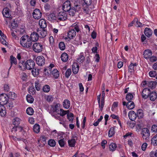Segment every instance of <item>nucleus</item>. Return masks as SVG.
<instances>
[{
    "instance_id": "obj_1",
    "label": "nucleus",
    "mask_w": 157,
    "mask_h": 157,
    "mask_svg": "<svg viewBox=\"0 0 157 157\" xmlns=\"http://www.w3.org/2000/svg\"><path fill=\"white\" fill-rule=\"evenodd\" d=\"M20 42L21 45L25 48H29L32 45V41L27 35L22 36L21 38Z\"/></svg>"
},
{
    "instance_id": "obj_2",
    "label": "nucleus",
    "mask_w": 157,
    "mask_h": 157,
    "mask_svg": "<svg viewBox=\"0 0 157 157\" xmlns=\"http://www.w3.org/2000/svg\"><path fill=\"white\" fill-rule=\"evenodd\" d=\"M141 135L143 139L146 141L148 142L149 141L150 135V132L147 128H144L141 130Z\"/></svg>"
},
{
    "instance_id": "obj_3",
    "label": "nucleus",
    "mask_w": 157,
    "mask_h": 157,
    "mask_svg": "<svg viewBox=\"0 0 157 157\" xmlns=\"http://www.w3.org/2000/svg\"><path fill=\"white\" fill-rule=\"evenodd\" d=\"M81 6L79 2H77L76 4L74 3V7H71L68 10L69 15L73 16L76 11H78L80 10Z\"/></svg>"
},
{
    "instance_id": "obj_4",
    "label": "nucleus",
    "mask_w": 157,
    "mask_h": 157,
    "mask_svg": "<svg viewBox=\"0 0 157 157\" xmlns=\"http://www.w3.org/2000/svg\"><path fill=\"white\" fill-rule=\"evenodd\" d=\"M67 13L63 11L59 12L57 15V21H63L67 19Z\"/></svg>"
},
{
    "instance_id": "obj_5",
    "label": "nucleus",
    "mask_w": 157,
    "mask_h": 157,
    "mask_svg": "<svg viewBox=\"0 0 157 157\" xmlns=\"http://www.w3.org/2000/svg\"><path fill=\"white\" fill-rule=\"evenodd\" d=\"M33 50L36 53H39L41 52L43 49L42 45L38 43H36L33 44Z\"/></svg>"
},
{
    "instance_id": "obj_6",
    "label": "nucleus",
    "mask_w": 157,
    "mask_h": 157,
    "mask_svg": "<svg viewBox=\"0 0 157 157\" xmlns=\"http://www.w3.org/2000/svg\"><path fill=\"white\" fill-rule=\"evenodd\" d=\"M25 67L28 70H31L34 68L35 63L34 61L32 59L27 60L25 62Z\"/></svg>"
},
{
    "instance_id": "obj_7",
    "label": "nucleus",
    "mask_w": 157,
    "mask_h": 157,
    "mask_svg": "<svg viewBox=\"0 0 157 157\" xmlns=\"http://www.w3.org/2000/svg\"><path fill=\"white\" fill-rule=\"evenodd\" d=\"M9 100V97L6 94H2L0 95V104L5 105Z\"/></svg>"
},
{
    "instance_id": "obj_8",
    "label": "nucleus",
    "mask_w": 157,
    "mask_h": 157,
    "mask_svg": "<svg viewBox=\"0 0 157 157\" xmlns=\"http://www.w3.org/2000/svg\"><path fill=\"white\" fill-rule=\"evenodd\" d=\"M84 3L83 4V9L86 13L89 12V9L88 6L92 3V0H83Z\"/></svg>"
},
{
    "instance_id": "obj_9",
    "label": "nucleus",
    "mask_w": 157,
    "mask_h": 157,
    "mask_svg": "<svg viewBox=\"0 0 157 157\" xmlns=\"http://www.w3.org/2000/svg\"><path fill=\"white\" fill-rule=\"evenodd\" d=\"M42 13L40 10L37 9H35L33 13V16L35 19L39 20L42 16Z\"/></svg>"
},
{
    "instance_id": "obj_10",
    "label": "nucleus",
    "mask_w": 157,
    "mask_h": 157,
    "mask_svg": "<svg viewBox=\"0 0 157 157\" xmlns=\"http://www.w3.org/2000/svg\"><path fill=\"white\" fill-rule=\"evenodd\" d=\"M71 8V4L69 1L67 0L63 4V11L65 12L66 13L68 12Z\"/></svg>"
},
{
    "instance_id": "obj_11",
    "label": "nucleus",
    "mask_w": 157,
    "mask_h": 157,
    "mask_svg": "<svg viewBox=\"0 0 157 157\" xmlns=\"http://www.w3.org/2000/svg\"><path fill=\"white\" fill-rule=\"evenodd\" d=\"M151 92L150 90L147 88L144 89L142 92V97L143 98L146 99L149 97V95Z\"/></svg>"
},
{
    "instance_id": "obj_12",
    "label": "nucleus",
    "mask_w": 157,
    "mask_h": 157,
    "mask_svg": "<svg viewBox=\"0 0 157 157\" xmlns=\"http://www.w3.org/2000/svg\"><path fill=\"white\" fill-rule=\"evenodd\" d=\"M36 61L39 66H42L45 63V58L42 56H38L36 58Z\"/></svg>"
},
{
    "instance_id": "obj_13",
    "label": "nucleus",
    "mask_w": 157,
    "mask_h": 157,
    "mask_svg": "<svg viewBox=\"0 0 157 157\" xmlns=\"http://www.w3.org/2000/svg\"><path fill=\"white\" fill-rule=\"evenodd\" d=\"M39 37L38 33H37L35 32H33L31 34L29 38L32 41L35 42L38 40Z\"/></svg>"
},
{
    "instance_id": "obj_14",
    "label": "nucleus",
    "mask_w": 157,
    "mask_h": 157,
    "mask_svg": "<svg viewBox=\"0 0 157 157\" xmlns=\"http://www.w3.org/2000/svg\"><path fill=\"white\" fill-rule=\"evenodd\" d=\"M128 116L130 119L132 121H134L137 117V114L136 113L132 110L129 112Z\"/></svg>"
},
{
    "instance_id": "obj_15",
    "label": "nucleus",
    "mask_w": 157,
    "mask_h": 157,
    "mask_svg": "<svg viewBox=\"0 0 157 157\" xmlns=\"http://www.w3.org/2000/svg\"><path fill=\"white\" fill-rule=\"evenodd\" d=\"M76 35L75 31L72 30L69 28V31L68 32L67 36L68 38L70 39H73L75 36Z\"/></svg>"
},
{
    "instance_id": "obj_16",
    "label": "nucleus",
    "mask_w": 157,
    "mask_h": 157,
    "mask_svg": "<svg viewBox=\"0 0 157 157\" xmlns=\"http://www.w3.org/2000/svg\"><path fill=\"white\" fill-rule=\"evenodd\" d=\"M152 55V51L149 49L145 50L143 53L144 57L146 59H149Z\"/></svg>"
},
{
    "instance_id": "obj_17",
    "label": "nucleus",
    "mask_w": 157,
    "mask_h": 157,
    "mask_svg": "<svg viewBox=\"0 0 157 157\" xmlns=\"http://www.w3.org/2000/svg\"><path fill=\"white\" fill-rule=\"evenodd\" d=\"M37 32L39 34H40L41 36H40L41 37L44 38L45 37L47 34V31H46L45 29H42L41 30L39 29H37L36 30Z\"/></svg>"
},
{
    "instance_id": "obj_18",
    "label": "nucleus",
    "mask_w": 157,
    "mask_h": 157,
    "mask_svg": "<svg viewBox=\"0 0 157 157\" xmlns=\"http://www.w3.org/2000/svg\"><path fill=\"white\" fill-rule=\"evenodd\" d=\"M2 13L3 16L6 18H9L11 16L9 10L7 8H5L3 9Z\"/></svg>"
},
{
    "instance_id": "obj_19",
    "label": "nucleus",
    "mask_w": 157,
    "mask_h": 157,
    "mask_svg": "<svg viewBox=\"0 0 157 157\" xmlns=\"http://www.w3.org/2000/svg\"><path fill=\"white\" fill-rule=\"evenodd\" d=\"M80 25L78 23H75L73 24L70 27L72 30H75L77 33L80 31L79 26Z\"/></svg>"
},
{
    "instance_id": "obj_20",
    "label": "nucleus",
    "mask_w": 157,
    "mask_h": 157,
    "mask_svg": "<svg viewBox=\"0 0 157 157\" xmlns=\"http://www.w3.org/2000/svg\"><path fill=\"white\" fill-rule=\"evenodd\" d=\"M79 65L77 63H74L72 66L73 72L76 74H77L79 70Z\"/></svg>"
},
{
    "instance_id": "obj_21",
    "label": "nucleus",
    "mask_w": 157,
    "mask_h": 157,
    "mask_svg": "<svg viewBox=\"0 0 157 157\" xmlns=\"http://www.w3.org/2000/svg\"><path fill=\"white\" fill-rule=\"evenodd\" d=\"M152 31L151 29L148 28H146L144 30V33L148 37L151 36L152 35Z\"/></svg>"
},
{
    "instance_id": "obj_22",
    "label": "nucleus",
    "mask_w": 157,
    "mask_h": 157,
    "mask_svg": "<svg viewBox=\"0 0 157 157\" xmlns=\"http://www.w3.org/2000/svg\"><path fill=\"white\" fill-rule=\"evenodd\" d=\"M149 97L151 100L154 101L157 98V93L155 91L151 92L149 95Z\"/></svg>"
},
{
    "instance_id": "obj_23",
    "label": "nucleus",
    "mask_w": 157,
    "mask_h": 157,
    "mask_svg": "<svg viewBox=\"0 0 157 157\" xmlns=\"http://www.w3.org/2000/svg\"><path fill=\"white\" fill-rule=\"evenodd\" d=\"M4 105L0 104V115L2 117L4 116L6 114V110Z\"/></svg>"
},
{
    "instance_id": "obj_24",
    "label": "nucleus",
    "mask_w": 157,
    "mask_h": 157,
    "mask_svg": "<svg viewBox=\"0 0 157 157\" xmlns=\"http://www.w3.org/2000/svg\"><path fill=\"white\" fill-rule=\"evenodd\" d=\"M39 25L42 29H45L47 27V24L45 20L41 19L39 20Z\"/></svg>"
},
{
    "instance_id": "obj_25",
    "label": "nucleus",
    "mask_w": 157,
    "mask_h": 157,
    "mask_svg": "<svg viewBox=\"0 0 157 157\" xmlns=\"http://www.w3.org/2000/svg\"><path fill=\"white\" fill-rule=\"evenodd\" d=\"M51 73L56 79L57 78L59 77V73L57 69L53 70Z\"/></svg>"
},
{
    "instance_id": "obj_26",
    "label": "nucleus",
    "mask_w": 157,
    "mask_h": 157,
    "mask_svg": "<svg viewBox=\"0 0 157 157\" xmlns=\"http://www.w3.org/2000/svg\"><path fill=\"white\" fill-rule=\"evenodd\" d=\"M135 104L133 101H129L127 103L126 107L129 109H133L135 107Z\"/></svg>"
},
{
    "instance_id": "obj_27",
    "label": "nucleus",
    "mask_w": 157,
    "mask_h": 157,
    "mask_svg": "<svg viewBox=\"0 0 157 157\" xmlns=\"http://www.w3.org/2000/svg\"><path fill=\"white\" fill-rule=\"evenodd\" d=\"M63 105L65 108L69 109L70 105V101L68 99L65 100L63 102Z\"/></svg>"
},
{
    "instance_id": "obj_28",
    "label": "nucleus",
    "mask_w": 157,
    "mask_h": 157,
    "mask_svg": "<svg viewBox=\"0 0 157 157\" xmlns=\"http://www.w3.org/2000/svg\"><path fill=\"white\" fill-rule=\"evenodd\" d=\"M10 60L11 65L9 69V70L11 68L13 64H14L15 65L17 64L16 59L15 57H14L13 56H10Z\"/></svg>"
},
{
    "instance_id": "obj_29",
    "label": "nucleus",
    "mask_w": 157,
    "mask_h": 157,
    "mask_svg": "<svg viewBox=\"0 0 157 157\" xmlns=\"http://www.w3.org/2000/svg\"><path fill=\"white\" fill-rule=\"evenodd\" d=\"M48 20L52 21L53 20H57V16L56 17L54 13L50 14L48 16Z\"/></svg>"
},
{
    "instance_id": "obj_30",
    "label": "nucleus",
    "mask_w": 157,
    "mask_h": 157,
    "mask_svg": "<svg viewBox=\"0 0 157 157\" xmlns=\"http://www.w3.org/2000/svg\"><path fill=\"white\" fill-rule=\"evenodd\" d=\"M61 58L62 61L64 62H66L68 59V56L66 53H63L61 55Z\"/></svg>"
},
{
    "instance_id": "obj_31",
    "label": "nucleus",
    "mask_w": 157,
    "mask_h": 157,
    "mask_svg": "<svg viewBox=\"0 0 157 157\" xmlns=\"http://www.w3.org/2000/svg\"><path fill=\"white\" fill-rule=\"evenodd\" d=\"M69 146L70 147H74L76 143V141L75 139L72 138L68 141Z\"/></svg>"
},
{
    "instance_id": "obj_32",
    "label": "nucleus",
    "mask_w": 157,
    "mask_h": 157,
    "mask_svg": "<svg viewBox=\"0 0 157 157\" xmlns=\"http://www.w3.org/2000/svg\"><path fill=\"white\" fill-rule=\"evenodd\" d=\"M136 114L137 117L139 119L142 118L144 116L143 111L141 109L138 110Z\"/></svg>"
},
{
    "instance_id": "obj_33",
    "label": "nucleus",
    "mask_w": 157,
    "mask_h": 157,
    "mask_svg": "<svg viewBox=\"0 0 157 157\" xmlns=\"http://www.w3.org/2000/svg\"><path fill=\"white\" fill-rule=\"evenodd\" d=\"M133 96L132 93H129L126 94V99L128 101H132L133 98Z\"/></svg>"
},
{
    "instance_id": "obj_34",
    "label": "nucleus",
    "mask_w": 157,
    "mask_h": 157,
    "mask_svg": "<svg viewBox=\"0 0 157 157\" xmlns=\"http://www.w3.org/2000/svg\"><path fill=\"white\" fill-rule=\"evenodd\" d=\"M115 134L114 128L112 127L109 130L108 132V136L109 137H111L114 135Z\"/></svg>"
},
{
    "instance_id": "obj_35",
    "label": "nucleus",
    "mask_w": 157,
    "mask_h": 157,
    "mask_svg": "<svg viewBox=\"0 0 157 157\" xmlns=\"http://www.w3.org/2000/svg\"><path fill=\"white\" fill-rule=\"evenodd\" d=\"M67 118L70 122L72 123L74 119V114L72 113H68L67 115Z\"/></svg>"
},
{
    "instance_id": "obj_36",
    "label": "nucleus",
    "mask_w": 157,
    "mask_h": 157,
    "mask_svg": "<svg viewBox=\"0 0 157 157\" xmlns=\"http://www.w3.org/2000/svg\"><path fill=\"white\" fill-rule=\"evenodd\" d=\"M31 72L34 76L37 75L39 74V69H36V68L34 67V68L32 69Z\"/></svg>"
},
{
    "instance_id": "obj_37",
    "label": "nucleus",
    "mask_w": 157,
    "mask_h": 157,
    "mask_svg": "<svg viewBox=\"0 0 157 157\" xmlns=\"http://www.w3.org/2000/svg\"><path fill=\"white\" fill-rule=\"evenodd\" d=\"M33 129L34 131L36 133H38L40 130V127L39 124H35L33 127Z\"/></svg>"
},
{
    "instance_id": "obj_38",
    "label": "nucleus",
    "mask_w": 157,
    "mask_h": 157,
    "mask_svg": "<svg viewBox=\"0 0 157 157\" xmlns=\"http://www.w3.org/2000/svg\"><path fill=\"white\" fill-rule=\"evenodd\" d=\"M148 84L149 87L152 89L155 87L156 85V82L155 81H151L149 82Z\"/></svg>"
},
{
    "instance_id": "obj_39",
    "label": "nucleus",
    "mask_w": 157,
    "mask_h": 157,
    "mask_svg": "<svg viewBox=\"0 0 157 157\" xmlns=\"http://www.w3.org/2000/svg\"><path fill=\"white\" fill-rule=\"evenodd\" d=\"M13 124L15 126H17L20 124V119L18 117L15 118L13 120Z\"/></svg>"
},
{
    "instance_id": "obj_40",
    "label": "nucleus",
    "mask_w": 157,
    "mask_h": 157,
    "mask_svg": "<svg viewBox=\"0 0 157 157\" xmlns=\"http://www.w3.org/2000/svg\"><path fill=\"white\" fill-rule=\"evenodd\" d=\"M26 100L29 103H33L34 101V99L33 97L29 94L26 96Z\"/></svg>"
},
{
    "instance_id": "obj_41",
    "label": "nucleus",
    "mask_w": 157,
    "mask_h": 157,
    "mask_svg": "<svg viewBox=\"0 0 157 157\" xmlns=\"http://www.w3.org/2000/svg\"><path fill=\"white\" fill-rule=\"evenodd\" d=\"M33 112L34 110L32 107H28L26 109V113L29 115H32L33 113Z\"/></svg>"
},
{
    "instance_id": "obj_42",
    "label": "nucleus",
    "mask_w": 157,
    "mask_h": 157,
    "mask_svg": "<svg viewBox=\"0 0 157 157\" xmlns=\"http://www.w3.org/2000/svg\"><path fill=\"white\" fill-rule=\"evenodd\" d=\"M84 59L85 57L83 56V53H80L78 59V62H79L80 63H82L83 62Z\"/></svg>"
},
{
    "instance_id": "obj_43",
    "label": "nucleus",
    "mask_w": 157,
    "mask_h": 157,
    "mask_svg": "<svg viewBox=\"0 0 157 157\" xmlns=\"http://www.w3.org/2000/svg\"><path fill=\"white\" fill-rule=\"evenodd\" d=\"M48 144L51 147H54L56 144V141L53 139H51L48 142Z\"/></svg>"
},
{
    "instance_id": "obj_44",
    "label": "nucleus",
    "mask_w": 157,
    "mask_h": 157,
    "mask_svg": "<svg viewBox=\"0 0 157 157\" xmlns=\"http://www.w3.org/2000/svg\"><path fill=\"white\" fill-rule=\"evenodd\" d=\"M117 147L116 144L114 143H112L109 146V148L110 150L113 151H115Z\"/></svg>"
},
{
    "instance_id": "obj_45",
    "label": "nucleus",
    "mask_w": 157,
    "mask_h": 157,
    "mask_svg": "<svg viewBox=\"0 0 157 157\" xmlns=\"http://www.w3.org/2000/svg\"><path fill=\"white\" fill-rule=\"evenodd\" d=\"M67 111H64L62 109H60L59 111H58L57 113L61 116H63L67 114Z\"/></svg>"
},
{
    "instance_id": "obj_46",
    "label": "nucleus",
    "mask_w": 157,
    "mask_h": 157,
    "mask_svg": "<svg viewBox=\"0 0 157 157\" xmlns=\"http://www.w3.org/2000/svg\"><path fill=\"white\" fill-rule=\"evenodd\" d=\"M9 97L12 99H14L16 97V94L14 92H10L9 93Z\"/></svg>"
},
{
    "instance_id": "obj_47",
    "label": "nucleus",
    "mask_w": 157,
    "mask_h": 157,
    "mask_svg": "<svg viewBox=\"0 0 157 157\" xmlns=\"http://www.w3.org/2000/svg\"><path fill=\"white\" fill-rule=\"evenodd\" d=\"M59 48L61 50H63L65 49V45L64 43L63 42H61L59 44Z\"/></svg>"
},
{
    "instance_id": "obj_48",
    "label": "nucleus",
    "mask_w": 157,
    "mask_h": 157,
    "mask_svg": "<svg viewBox=\"0 0 157 157\" xmlns=\"http://www.w3.org/2000/svg\"><path fill=\"white\" fill-rule=\"evenodd\" d=\"M150 157H157V150L155 151H151L150 154Z\"/></svg>"
},
{
    "instance_id": "obj_49",
    "label": "nucleus",
    "mask_w": 157,
    "mask_h": 157,
    "mask_svg": "<svg viewBox=\"0 0 157 157\" xmlns=\"http://www.w3.org/2000/svg\"><path fill=\"white\" fill-rule=\"evenodd\" d=\"M43 90L45 92H48L50 90V86L48 85H45L44 86Z\"/></svg>"
},
{
    "instance_id": "obj_50",
    "label": "nucleus",
    "mask_w": 157,
    "mask_h": 157,
    "mask_svg": "<svg viewBox=\"0 0 157 157\" xmlns=\"http://www.w3.org/2000/svg\"><path fill=\"white\" fill-rule=\"evenodd\" d=\"M59 106L57 104H56L55 105H52V111L53 112H56L57 113H58V111H59L58 109Z\"/></svg>"
},
{
    "instance_id": "obj_51",
    "label": "nucleus",
    "mask_w": 157,
    "mask_h": 157,
    "mask_svg": "<svg viewBox=\"0 0 157 157\" xmlns=\"http://www.w3.org/2000/svg\"><path fill=\"white\" fill-rule=\"evenodd\" d=\"M58 143L61 147H64L65 145V141L64 139H63L59 140Z\"/></svg>"
},
{
    "instance_id": "obj_52",
    "label": "nucleus",
    "mask_w": 157,
    "mask_h": 157,
    "mask_svg": "<svg viewBox=\"0 0 157 157\" xmlns=\"http://www.w3.org/2000/svg\"><path fill=\"white\" fill-rule=\"evenodd\" d=\"M71 69H68L66 71L65 73V76L66 77L68 78L69 76L71 75Z\"/></svg>"
},
{
    "instance_id": "obj_53",
    "label": "nucleus",
    "mask_w": 157,
    "mask_h": 157,
    "mask_svg": "<svg viewBox=\"0 0 157 157\" xmlns=\"http://www.w3.org/2000/svg\"><path fill=\"white\" fill-rule=\"evenodd\" d=\"M149 74L150 77H154L156 75V72L155 71H151L149 72Z\"/></svg>"
},
{
    "instance_id": "obj_54",
    "label": "nucleus",
    "mask_w": 157,
    "mask_h": 157,
    "mask_svg": "<svg viewBox=\"0 0 157 157\" xmlns=\"http://www.w3.org/2000/svg\"><path fill=\"white\" fill-rule=\"evenodd\" d=\"M36 90L34 88L30 87L29 88V92L31 94L33 95L35 94Z\"/></svg>"
},
{
    "instance_id": "obj_55",
    "label": "nucleus",
    "mask_w": 157,
    "mask_h": 157,
    "mask_svg": "<svg viewBox=\"0 0 157 157\" xmlns=\"http://www.w3.org/2000/svg\"><path fill=\"white\" fill-rule=\"evenodd\" d=\"M35 86L36 90L37 91H39L40 89V85L38 82H35Z\"/></svg>"
},
{
    "instance_id": "obj_56",
    "label": "nucleus",
    "mask_w": 157,
    "mask_h": 157,
    "mask_svg": "<svg viewBox=\"0 0 157 157\" xmlns=\"http://www.w3.org/2000/svg\"><path fill=\"white\" fill-rule=\"evenodd\" d=\"M150 60L151 62H153L156 61L157 60V57L154 56H151L150 57Z\"/></svg>"
},
{
    "instance_id": "obj_57",
    "label": "nucleus",
    "mask_w": 157,
    "mask_h": 157,
    "mask_svg": "<svg viewBox=\"0 0 157 157\" xmlns=\"http://www.w3.org/2000/svg\"><path fill=\"white\" fill-rule=\"evenodd\" d=\"M128 68L129 69L131 70L130 71L131 72H132L134 71V67L132 64V63L129 65L128 67Z\"/></svg>"
},
{
    "instance_id": "obj_58",
    "label": "nucleus",
    "mask_w": 157,
    "mask_h": 157,
    "mask_svg": "<svg viewBox=\"0 0 157 157\" xmlns=\"http://www.w3.org/2000/svg\"><path fill=\"white\" fill-rule=\"evenodd\" d=\"M46 99L49 102H52L53 99V98L51 96L48 95L46 97Z\"/></svg>"
},
{
    "instance_id": "obj_59",
    "label": "nucleus",
    "mask_w": 157,
    "mask_h": 157,
    "mask_svg": "<svg viewBox=\"0 0 157 157\" xmlns=\"http://www.w3.org/2000/svg\"><path fill=\"white\" fill-rule=\"evenodd\" d=\"M151 130L155 132H157V126L156 125H153L151 128Z\"/></svg>"
},
{
    "instance_id": "obj_60",
    "label": "nucleus",
    "mask_w": 157,
    "mask_h": 157,
    "mask_svg": "<svg viewBox=\"0 0 157 157\" xmlns=\"http://www.w3.org/2000/svg\"><path fill=\"white\" fill-rule=\"evenodd\" d=\"M127 124L128 125L130 128H132L134 127L135 124L131 121H128L127 122Z\"/></svg>"
},
{
    "instance_id": "obj_61",
    "label": "nucleus",
    "mask_w": 157,
    "mask_h": 157,
    "mask_svg": "<svg viewBox=\"0 0 157 157\" xmlns=\"http://www.w3.org/2000/svg\"><path fill=\"white\" fill-rule=\"evenodd\" d=\"M151 143L153 144L154 146L157 145V140H155V138H152L151 140Z\"/></svg>"
},
{
    "instance_id": "obj_62",
    "label": "nucleus",
    "mask_w": 157,
    "mask_h": 157,
    "mask_svg": "<svg viewBox=\"0 0 157 157\" xmlns=\"http://www.w3.org/2000/svg\"><path fill=\"white\" fill-rule=\"evenodd\" d=\"M147 144L146 143H144V144H143L142 145V147H141V148H142V150L144 151L145 150L147 147Z\"/></svg>"
},
{
    "instance_id": "obj_63",
    "label": "nucleus",
    "mask_w": 157,
    "mask_h": 157,
    "mask_svg": "<svg viewBox=\"0 0 157 157\" xmlns=\"http://www.w3.org/2000/svg\"><path fill=\"white\" fill-rule=\"evenodd\" d=\"M135 25L138 27H141L142 26V24L140 22L138 21V20L136 21Z\"/></svg>"
},
{
    "instance_id": "obj_64",
    "label": "nucleus",
    "mask_w": 157,
    "mask_h": 157,
    "mask_svg": "<svg viewBox=\"0 0 157 157\" xmlns=\"http://www.w3.org/2000/svg\"><path fill=\"white\" fill-rule=\"evenodd\" d=\"M105 103L101 102L100 104H99V107L100 108V111L102 112L103 110V108L104 105Z\"/></svg>"
}]
</instances>
